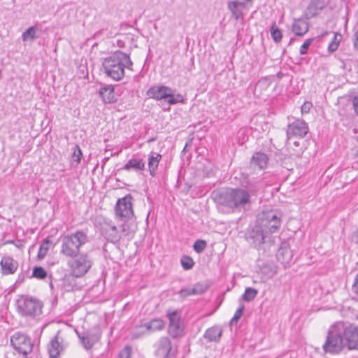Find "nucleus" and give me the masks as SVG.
I'll return each mask as SVG.
<instances>
[{
  "instance_id": "47",
  "label": "nucleus",
  "mask_w": 358,
  "mask_h": 358,
  "mask_svg": "<svg viewBox=\"0 0 358 358\" xmlns=\"http://www.w3.org/2000/svg\"><path fill=\"white\" fill-rule=\"evenodd\" d=\"M206 291V288L202 285L196 284L192 288V292L194 294H201Z\"/></svg>"
},
{
  "instance_id": "7",
  "label": "nucleus",
  "mask_w": 358,
  "mask_h": 358,
  "mask_svg": "<svg viewBox=\"0 0 358 358\" xmlns=\"http://www.w3.org/2000/svg\"><path fill=\"white\" fill-rule=\"evenodd\" d=\"M256 222L267 235L276 232L281 225L280 217L273 210L262 212L258 215Z\"/></svg>"
},
{
  "instance_id": "23",
  "label": "nucleus",
  "mask_w": 358,
  "mask_h": 358,
  "mask_svg": "<svg viewBox=\"0 0 358 358\" xmlns=\"http://www.w3.org/2000/svg\"><path fill=\"white\" fill-rule=\"evenodd\" d=\"M268 161V156L263 152H256L251 158L250 164L254 167L262 170L266 167Z\"/></svg>"
},
{
  "instance_id": "29",
  "label": "nucleus",
  "mask_w": 358,
  "mask_h": 358,
  "mask_svg": "<svg viewBox=\"0 0 358 358\" xmlns=\"http://www.w3.org/2000/svg\"><path fill=\"white\" fill-rule=\"evenodd\" d=\"M52 244V241L50 239L49 237H47L43 241L37 255V257L39 259H42L46 256Z\"/></svg>"
},
{
  "instance_id": "37",
  "label": "nucleus",
  "mask_w": 358,
  "mask_h": 358,
  "mask_svg": "<svg viewBox=\"0 0 358 358\" xmlns=\"http://www.w3.org/2000/svg\"><path fill=\"white\" fill-rule=\"evenodd\" d=\"M180 264L184 270H189L194 265V260L192 257L183 255L180 259Z\"/></svg>"
},
{
  "instance_id": "6",
  "label": "nucleus",
  "mask_w": 358,
  "mask_h": 358,
  "mask_svg": "<svg viewBox=\"0 0 358 358\" xmlns=\"http://www.w3.org/2000/svg\"><path fill=\"white\" fill-rule=\"evenodd\" d=\"M68 262L70 271L76 277L84 276L92 268L93 261L87 253L78 254Z\"/></svg>"
},
{
  "instance_id": "12",
  "label": "nucleus",
  "mask_w": 358,
  "mask_h": 358,
  "mask_svg": "<svg viewBox=\"0 0 358 358\" xmlns=\"http://www.w3.org/2000/svg\"><path fill=\"white\" fill-rule=\"evenodd\" d=\"M308 124L303 120L296 119L287 125L286 130L287 140L293 137L303 138L308 133Z\"/></svg>"
},
{
  "instance_id": "36",
  "label": "nucleus",
  "mask_w": 358,
  "mask_h": 358,
  "mask_svg": "<svg viewBox=\"0 0 358 358\" xmlns=\"http://www.w3.org/2000/svg\"><path fill=\"white\" fill-rule=\"evenodd\" d=\"M119 222H122V224L120 226V231L124 236H129L134 233V230L131 229V227L129 224V221L126 220H118Z\"/></svg>"
},
{
  "instance_id": "8",
  "label": "nucleus",
  "mask_w": 358,
  "mask_h": 358,
  "mask_svg": "<svg viewBox=\"0 0 358 358\" xmlns=\"http://www.w3.org/2000/svg\"><path fill=\"white\" fill-rule=\"evenodd\" d=\"M147 95L156 100L164 99L171 105L182 102L183 100L182 95L178 94L175 96L170 87L164 85L150 87L147 91Z\"/></svg>"
},
{
  "instance_id": "16",
  "label": "nucleus",
  "mask_w": 358,
  "mask_h": 358,
  "mask_svg": "<svg viewBox=\"0 0 358 358\" xmlns=\"http://www.w3.org/2000/svg\"><path fill=\"white\" fill-rule=\"evenodd\" d=\"M0 266L1 273L6 275L13 274L18 267V264L12 257L5 256L2 257L0 262Z\"/></svg>"
},
{
  "instance_id": "22",
  "label": "nucleus",
  "mask_w": 358,
  "mask_h": 358,
  "mask_svg": "<svg viewBox=\"0 0 358 358\" xmlns=\"http://www.w3.org/2000/svg\"><path fill=\"white\" fill-rule=\"evenodd\" d=\"M145 163L143 159L133 157L130 159L127 164L122 168V169L130 171H141L145 169Z\"/></svg>"
},
{
  "instance_id": "30",
  "label": "nucleus",
  "mask_w": 358,
  "mask_h": 358,
  "mask_svg": "<svg viewBox=\"0 0 358 358\" xmlns=\"http://www.w3.org/2000/svg\"><path fill=\"white\" fill-rule=\"evenodd\" d=\"M262 188V182L259 180H249L245 185V190L249 194H255Z\"/></svg>"
},
{
  "instance_id": "35",
  "label": "nucleus",
  "mask_w": 358,
  "mask_h": 358,
  "mask_svg": "<svg viewBox=\"0 0 358 358\" xmlns=\"http://www.w3.org/2000/svg\"><path fill=\"white\" fill-rule=\"evenodd\" d=\"M36 27L31 26L24 31L22 34V38L23 41H27L28 40L33 41L36 38Z\"/></svg>"
},
{
  "instance_id": "40",
  "label": "nucleus",
  "mask_w": 358,
  "mask_h": 358,
  "mask_svg": "<svg viewBox=\"0 0 358 358\" xmlns=\"http://www.w3.org/2000/svg\"><path fill=\"white\" fill-rule=\"evenodd\" d=\"M244 305L241 304L239 308L236 310L234 317L231 319L230 324H236L238 320L242 317L244 310Z\"/></svg>"
},
{
  "instance_id": "44",
  "label": "nucleus",
  "mask_w": 358,
  "mask_h": 358,
  "mask_svg": "<svg viewBox=\"0 0 358 358\" xmlns=\"http://www.w3.org/2000/svg\"><path fill=\"white\" fill-rule=\"evenodd\" d=\"M141 329V332L142 334L149 333V332H153L152 331V327L151 324V321H149L148 322H145L143 324H141L138 327Z\"/></svg>"
},
{
  "instance_id": "5",
  "label": "nucleus",
  "mask_w": 358,
  "mask_h": 358,
  "mask_svg": "<svg viewBox=\"0 0 358 358\" xmlns=\"http://www.w3.org/2000/svg\"><path fill=\"white\" fill-rule=\"evenodd\" d=\"M341 326L337 321L331 324L328 330L322 350L325 353L336 355L340 353L345 348L344 338L342 336Z\"/></svg>"
},
{
  "instance_id": "28",
  "label": "nucleus",
  "mask_w": 358,
  "mask_h": 358,
  "mask_svg": "<svg viewBox=\"0 0 358 358\" xmlns=\"http://www.w3.org/2000/svg\"><path fill=\"white\" fill-rule=\"evenodd\" d=\"M76 275L71 272L69 275H65L62 280V287L66 292L77 289Z\"/></svg>"
},
{
  "instance_id": "32",
  "label": "nucleus",
  "mask_w": 358,
  "mask_h": 358,
  "mask_svg": "<svg viewBox=\"0 0 358 358\" xmlns=\"http://www.w3.org/2000/svg\"><path fill=\"white\" fill-rule=\"evenodd\" d=\"M271 35L273 40L275 43H279L281 41L282 38V34L275 22H273L271 26Z\"/></svg>"
},
{
  "instance_id": "51",
  "label": "nucleus",
  "mask_w": 358,
  "mask_h": 358,
  "mask_svg": "<svg viewBox=\"0 0 358 358\" xmlns=\"http://www.w3.org/2000/svg\"><path fill=\"white\" fill-rule=\"evenodd\" d=\"M108 228H106V229H108V231H112V232H113V233H115V234L116 232H118V231H117V229L116 226H115V225H114V224H108Z\"/></svg>"
},
{
  "instance_id": "4",
  "label": "nucleus",
  "mask_w": 358,
  "mask_h": 358,
  "mask_svg": "<svg viewBox=\"0 0 358 358\" xmlns=\"http://www.w3.org/2000/svg\"><path fill=\"white\" fill-rule=\"evenodd\" d=\"M16 310L23 317L35 319L42 314L43 303L39 299L28 296H18L15 300Z\"/></svg>"
},
{
  "instance_id": "17",
  "label": "nucleus",
  "mask_w": 358,
  "mask_h": 358,
  "mask_svg": "<svg viewBox=\"0 0 358 358\" xmlns=\"http://www.w3.org/2000/svg\"><path fill=\"white\" fill-rule=\"evenodd\" d=\"M327 6L325 0H311L306 10L307 18H312L316 16L320 11Z\"/></svg>"
},
{
  "instance_id": "39",
  "label": "nucleus",
  "mask_w": 358,
  "mask_h": 358,
  "mask_svg": "<svg viewBox=\"0 0 358 358\" xmlns=\"http://www.w3.org/2000/svg\"><path fill=\"white\" fill-rule=\"evenodd\" d=\"M206 246L207 243L205 241L198 239L194 242L193 249L196 253H201L206 249Z\"/></svg>"
},
{
  "instance_id": "53",
  "label": "nucleus",
  "mask_w": 358,
  "mask_h": 358,
  "mask_svg": "<svg viewBox=\"0 0 358 358\" xmlns=\"http://www.w3.org/2000/svg\"><path fill=\"white\" fill-rule=\"evenodd\" d=\"M294 144L296 145V146H299V143L298 141H294Z\"/></svg>"
},
{
  "instance_id": "25",
  "label": "nucleus",
  "mask_w": 358,
  "mask_h": 358,
  "mask_svg": "<svg viewBox=\"0 0 358 358\" xmlns=\"http://www.w3.org/2000/svg\"><path fill=\"white\" fill-rule=\"evenodd\" d=\"M308 23L301 19L295 20L292 24V30L296 36H302L308 31Z\"/></svg>"
},
{
  "instance_id": "52",
  "label": "nucleus",
  "mask_w": 358,
  "mask_h": 358,
  "mask_svg": "<svg viewBox=\"0 0 358 358\" xmlns=\"http://www.w3.org/2000/svg\"><path fill=\"white\" fill-rule=\"evenodd\" d=\"M352 238L354 241L358 244V229L354 232L352 235Z\"/></svg>"
},
{
  "instance_id": "1",
  "label": "nucleus",
  "mask_w": 358,
  "mask_h": 358,
  "mask_svg": "<svg viewBox=\"0 0 358 358\" xmlns=\"http://www.w3.org/2000/svg\"><path fill=\"white\" fill-rule=\"evenodd\" d=\"M215 199L219 204L238 211L250 205V195L242 188H229L216 192Z\"/></svg>"
},
{
  "instance_id": "42",
  "label": "nucleus",
  "mask_w": 358,
  "mask_h": 358,
  "mask_svg": "<svg viewBox=\"0 0 358 358\" xmlns=\"http://www.w3.org/2000/svg\"><path fill=\"white\" fill-rule=\"evenodd\" d=\"M131 348L129 346H125L122 350H120L116 358H131Z\"/></svg>"
},
{
  "instance_id": "46",
  "label": "nucleus",
  "mask_w": 358,
  "mask_h": 358,
  "mask_svg": "<svg viewBox=\"0 0 358 358\" xmlns=\"http://www.w3.org/2000/svg\"><path fill=\"white\" fill-rule=\"evenodd\" d=\"M353 48L355 50H358V26L354 29V34L352 36Z\"/></svg>"
},
{
  "instance_id": "9",
  "label": "nucleus",
  "mask_w": 358,
  "mask_h": 358,
  "mask_svg": "<svg viewBox=\"0 0 358 358\" xmlns=\"http://www.w3.org/2000/svg\"><path fill=\"white\" fill-rule=\"evenodd\" d=\"M133 197L128 194L118 199L115 207V216L118 220L130 221L134 217Z\"/></svg>"
},
{
  "instance_id": "21",
  "label": "nucleus",
  "mask_w": 358,
  "mask_h": 358,
  "mask_svg": "<svg viewBox=\"0 0 358 358\" xmlns=\"http://www.w3.org/2000/svg\"><path fill=\"white\" fill-rule=\"evenodd\" d=\"M243 2L238 0L231 1L227 3V8L231 13V16L236 20H238L243 16Z\"/></svg>"
},
{
  "instance_id": "20",
  "label": "nucleus",
  "mask_w": 358,
  "mask_h": 358,
  "mask_svg": "<svg viewBox=\"0 0 358 358\" xmlns=\"http://www.w3.org/2000/svg\"><path fill=\"white\" fill-rule=\"evenodd\" d=\"M78 337L81 341L83 346L86 350H90L99 341L100 334L99 333L87 332L83 334V336L78 335Z\"/></svg>"
},
{
  "instance_id": "43",
  "label": "nucleus",
  "mask_w": 358,
  "mask_h": 358,
  "mask_svg": "<svg viewBox=\"0 0 358 358\" xmlns=\"http://www.w3.org/2000/svg\"><path fill=\"white\" fill-rule=\"evenodd\" d=\"M103 230L107 239L110 240L112 242L117 241L121 238L118 232H116L115 234L112 231H108L107 229H103Z\"/></svg>"
},
{
  "instance_id": "34",
  "label": "nucleus",
  "mask_w": 358,
  "mask_h": 358,
  "mask_svg": "<svg viewBox=\"0 0 358 358\" xmlns=\"http://www.w3.org/2000/svg\"><path fill=\"white\" fill-rule=\"evenodd\" d=\"M83 153L79 145H76L73 147V153L72 155L71 166H78L80 163Z\"/></svg>"
},
{
  "instance_id": "24",
  "label": "nucleus",
  "mask_w": 358,
  "mask_h": 358,
  "mask_svg": "<svg viewBox=\"0 0 358 358\" xmlns=\"http://www.w3.org/2000/svg\"><path fill=\"white\" fill-rule=\"evenodd\" d=\"M292 252L289 248L282 246L277 252L276 257L282 264H288L292 259Z\"/></svg>"
},
{
  "instance_id": "2",
  "label": "nucleus",
  "mask_w": 358,
  "mask_h": 358,
  "mask_svg": "<svg viewBox=\"0 0 358 358\" xmlns=\"http://www.w3.org/2000/svg\"><path fill=\"white\" fill-rule=\"evenodd\" d=\"M133 62L128 54L116 51L102 62L104 73L111 79L119 81L124 76V69H131Z\"/></svg>"
},
{
  "instance_id": "50",
  "label": "nucleus",
  "mask_w": 358,
  "mask_h": 358,
  "mask_svg": "<svg viewBox=\"0 0 358 358\" xmlns=\"http://www.w3.org/2000/svg\"><path fill=\"white\" fill-rule=\"evenodd\" d=\"M352 105L355 113L358 115V94L353 97Z\"/></svg>"
},
{
  "instance_id": "45",
  "label": "nucleus",
  "mask_w": 358,
  "mask_h": 358,
  "mask_svg": "<svg viewBox=\"0 0 358 358\" xmlns=\"http://www.w3.org/2000/svg\"><path fill=\"white\" fill-rule=\"evenodd\" d=\"M313 39L312 38H310V39H307L303 44L301 46L300 48V54L301 55H305L307 53V50L308 48H309V46L311 45V43H313Z\"/></svg>"
},
{
  "instance_id": "18",
  "label": "nucleus",
  "mask_w": 358,
  "mask_h": 358,
  "mask_svg": "<svg viewBox=\"0 0 358 358\" xmlns=\"http://www.w3.org/2000/svg\"><path fill=\"white\" fill-rule=\"evenodd\" d=\"M99 94L105 103H112L117 101L113 85H109L101 87L99 90Z\"/></svg>"
},
{
  "instance_id": "41",
  "label": "nucleus",
  "mask_w": 358,
  "mask_h": 358,
  "mask_svg": "<svg viewBox=\"0 0 358 358\" xmlns=\"http://www.w3.org/2000/svg\"><path fill=\"white\" fill-rule=\"evenodd\" d=\"M150 321L153 331H160L164 327V322L161 319H152Z\"/></svg>"
},
{
  "instance_id": "33",
  "label": "nucleus",
  "mask_w": 358,
  "mask_h": 358,
  "mask_svg": "<svg viewBox=\"0 0 358 358\" xmlns=\"http://www.w3.org/2000/svg\"><path fill=\"white\" fill-rule=\"evenodd\" d=\"M343 36L341 34L335 33L332 41L329 43L328 45V50L330 52H335L340 44L341 41L342 40Z\"/></svg>"
},
{
  "instance_id": "15",
  "label": "nucleus",
  "mask_w": 358,
  "mask_h": 358,
  "mask_svg": "<svg viewBox=\"0 0 358 358\" xmlns=\"http://www.w3.org/2000/svg\"><path fill=\"white\" fill-rule=\"evenodd\" d=\"M169 320V334L174 338L182 335V329L180 327V317L176 311L167 314Z\"/></svg>"
},
{
  "instance_id": "13",
  "label": "nucleus",
  "mask_w": 358,
  "mask_h": 358,
  "mask_svg": "<svg viewBox=\"0 0 358 358\" xmlns=\"http://www.w3.org/2000/svg\"><path fill=\"white\" fill-rule=\"evenodd\" d=\"M266 236L267 234L256 222L253 227L248 230L245 234V238L255 248H257L264 243Z\"/></svg>"
},
{
  "instance_id": "49",
  "label": "nucleus",
  "mask_w": 358,
  "mask_h": 358,
  "mask_svg": "<svg viewBox=\"0 0 358 358\" xmlns=\"http://www.w3.org/2000/svg\"><path fill=\"white\" fill-rule=\"evenodd\" d=\"M180 294L182 297H186L194 295V293L192 292V288H184L180 289Z\"/></svg>"
},
{
  "instance_id": "10",
  "label": "nucleus",
  "mask_w": 358,
  "mask_h": 358,
  "mask_svg": "<svg viewBox=\"0 0 358 358\" xmlns=\"http://www.w3.org/2000/svg\"><path fill=\"white\" fill-rule=\"evenodd\" d=\"M338 322L343 329L341 334L345 348L348 350H358V327L347 322Z\"/></svg>"
},
{
  "instance_id": "3",
  "label": "nucleus",
  "mask_w": 358,
  "mask_h": 358,
  "mask_svg": "<svg viewBox=\"0 0 358 358\" xmlns=\"http://www.w3.org/2000/svg\"><path fill=\"white\" fill-rule=\"evenodd\" d=\"M88 241L87 234L82 230L65 235L62 238L60 253L66 257H76Z\"/></svg>"
},
{
  "instance_id": "31",
  "label": "nucleus",
  "mask_w": 358,
  "mask_h": 358,
  "mask_svg": "<svg viewBox=\"0 0 358 358\" xmlns=\"http://www.w3.org/2000/svg\"><path fill=\"white\" fill-rule=\"evenodd\" d=\"M258 294L257 289L252 287H247L242 295V299L247 302L253 301Z\"/></svg>"
},
{
  "instance_id": "11",
  "label": "nucleus",
  "mask_w": 358,
  "mask_h": 358,
  "mask_svg": "<svg viewBox=\"0 0 358 358\" xmlns=\"http://www.w3.org/2000/svg\"><path fill=\"white\" fill-rule=\"evenodd\" d=\"M10 344L19 354L27 357L33 350V343L29 337L21 332H15L10 336Z\"/></svg>"
},
{
  "instance_id": "48",
  "label": "nucleus",
  "mask_w": 358,
  "mask_h": 358,
  "mask_svg": "<svg viewBox=\"0 0 358 358\" xmlns=\"http://www.w3.org/2000/svg\"><path fill=\"white\" fill-rule=\"evenodd\" d=\"M313 105L310 102H305L301 107L302 113H308Z\"/></svg>"
},
{
  "instance_id": "27",
  "label": "nucleus",
  "mask_w": 358,
  "mask_h": 358,
  "mask_svg": "<svg viewBox=\"0 0 358 358\" xmlns=\"http://www.w3.org/2000/svg\"><path fill=\"white\" fill-rule=\"evenodd\" d=\"M222 334V330L219 327H213L211 328L208 329L205 334H204V338L207 339L208 341H219L220 339V337Z\"/></svg>"
},
{
  "instance_id": "14",
  "label": "nucleus",
  "mask_w": 358,
  "mask_h": 358,
  "mask_svg": "<svg viewBox=\"0 0 358 358\" xmlns=\"http://www.w3.org/2000/svg\"><path fill=\"white\" fill-rule=\"evenodd\" d=\"M176 352L168 337H162L159 340L156 350V355L158 357L160 358H174Z\"/></svg>"
},
{
  "instance_id": "26",
  "label": "nucleus",
  "mask_w": 358,
  "mask_h": 358,
  "mask_svg": "<svg viewBox=\"0 0 358 358\" xmlns=\"http://www.w3.org/2000/svg\"><path fill=\"white\" fill-rule=\"evenodd\" d=\"M162 155L159 153L151 152L148 157V168L150 174L154 177L159 166V163L162 159Z\"/></svg>"
},
{
  "instance_id": "38",
  "label": "nucleus",
  "mask_w": 358,
  "mask_h": 358,
  "mask_svg": "<svg viewBox=\"0 0 358 358\" xmlns=\"http://www.w3.org/2000/svg\"><path fill=\"white\" fill-rule=\"evenodd\" d=\"M48 273L47 271L41 266H36L33 269L32 276L43 280L46 278Z\"/></svg>"
},
{
  "instance_id": "19",
  "label": "nucleus",
  "mask_w": 358,
  "mask_h": 358,
  "mask_svg": "<svg viewBox=\"0 0 358 358\" xmlns=\"http://www.w3.org/2000/svg\"><path fill=\"white\" fill-rule=\"evenodd\" d=\"M64 350V346L59 341V337L56 335L52 338L48 345V352L51 358H57L61 352Z\"/></svg>"
}]
</instances>
